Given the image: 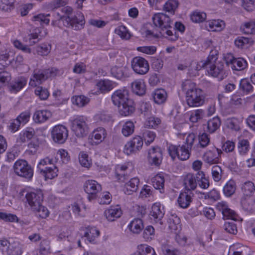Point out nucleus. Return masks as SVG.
I'll list each match as a JSON object with an SVG mask.
<instances>
[{"mask_svg":"<svg viewBox=\"0 0 255 255\" xmlns=\"http://www.w3.org/2000/svg\"><path fill=\"white\" fill-rule=\"evenodd\" d=\"M152 20L154 25L159 28V32L162 36L168 38L172 41H175L178 38V33L174 30L173 31L170 29L172 27L171 26V20L170 18L166 14L163 13H157L154 14Z\"/></svg>","mask_w":255,"mask_h":255,"instance_id":"obj_1","label":"nucleus"},{"mask_svg":"<svg viewBox=\"0 0 255 255\" xmlns=\"http://www.w3.org/2000/svg\"><path fill=\"white\" fill-rule=\"evenodd\" d=\"M195 138L194 134H189L186 138L184 144L181 146L170 144L167 148V150L172 160H174L176 157H178L179 159L182 161L188 159L190 156L189 149H191Z\"/></svg>","mask_w":255,"mask_h":255,"instance_id":"obj_2","label":"nucleus"},{"mask_svg":"<svg viewBox=\"0 0 255 255\" xmlns=\"http://www.w3.org/2000/svg\"><path fill=\"white\" fill-rule=\"evenodd\" d=\"M58 70L53 67L35 70L29 82V85L33 87H36L37 85L41 84L49 78L55 76Z\"/></svg>","mask_w":255,"mask_h":255,"instance_id":"obj_3","label":"nucleus"},{"mask_svg":"<svg viewBox=\"0 0 255 255\" xmlns=\"http://www.w3.org/2000/svg\"><path fill=\"white\" fill-rule=\"evenodd\" d=\"M202 67L207 70L209 75L214 77H218L221 80L227 77L228 75V72L225 70L224 64L222 62L206 63L205 65H202Z\"/></svg>","mask_w":255,"mask_h":255,"instance_id":"obj_4","label":"nucleus"},{"mask_svg":"<svg viewBox=\"0 0 255 255\" xmlns=\"http://www.w3.org/2000/svg\"><path fill=\"white\" fill-rule=\"evenodd\" d=\"M71 129L78 137L87 135L89 130L87 119L83 116L75 118L71 122Z\"/></svg>","mask_w":255,"mask_h":255,"instance_id":"obj_5","label":"nucleus"},{"mask_svg":"<svg viewBox=\"0 0 255 255\" xmlns=\"http://www.w3.org/2000/svg\"><path fill=\"white\" fill-rule=\"evenodd\" d=\"M13 170L17 175L28 180H30L33 175L32 168L25 160H17L14 164Z\"/></svg>","mask_w":255,"mask_h":255,"instance_id":"obj_6","label":"nucleus"},{"mask_svg":"<svg viewBox=\"0 0 255 255\" xmlns=\"http://www.w3.org/2000/svg\"><path fill=\"white\" fill-rule=\"evenodd\" d=\"M59 19L64 21L65 25L71 26L76 30L82 28L85 23L84 16L81 12H78L76 15L72 17L60 16Z\"/></svg>","mask_w":255,"mask_h":255,"instance_id":"obj_7","label":"nucleus"},{"mask_svg":"<svg viewBox=\"0 0 255 255\" xmlns=\"http://www.w3.org/2000/svg\"><path fill=\"white\" fill-rule=\"evenodd\" d=\"M131 68L133 71L139 75H144L149 70L148 61L143 57L136 56L131 61Z\"/></svg>","mask_w":255,"mask_h":255,"instance_id":"obj_8","label":"nucleus"},{"mask_svg":"<svg viewBox=\"0 0 255 255\" xmlns=\"http://www.w3.org/2000/svg\"><path fill=\"white\" fill-rule=\"evenodd\" d=\"M51 134L52 138L55 142L62 144L68 137V131L65 126L58 125L52 128Z\"/></svg>","mask_w":255,"mask_h":255,"instance_id":"obj_9","label":"nucleus"},{"mask_svg":"<svg viewBox=\"0 0 255 255\" xmlns=\"http://www.w3.org/2000/svg\"><path fill=\"white\" fill-rule=\"evenodd\" d=\"M187 105L190 107H197L202 106L205 102L204 92L198 89L186 96Z\"/></svg>","mask_w":255,"mask_h":255,"instance_id":"obj_10","label":"nucleus"},{"mask_svg":"<svg viewBox=\"0 0 255 255\" xmlns=\"http://www.w3.org/2000/svg\"><path fill=\"white\" fill-rule=\"evenodd\" d=\"M84 191L88 194V199L90 201L95 199L98 196L97 194L102 190L100 184L94 180H88L84 185Z\"/></svg>","mask_w":255,"mask_h":255,"instance_id":"obj_11","label":"nucleus"},{"mask_svg":"<svg viewBox=\"0 0 255 255\" xmlns=\"http://www.w3.org/2000/svg\"><path fill=\"white\" fill-rule=\"evenodd\" d=\"M143 139L139 136L134 137L125 145L124 152L127 155L139 151L143 146Z\"/></svg>","mask_w":255,"mask_h":255,"instance_id":"obj_12","label":"nucleus"},{"mask_svg":"<svg viewBox=\"0 0 255 255\" xmlns=\"http://www.w3.org/2000/svg\"><path fill=\"white\" fill-rule=\"evenodd\" d=\"M25 197L32 210L36 209L43 201V194L41 190L28 193Z\"/></svg>","mask_w":255,"mask_h":255,"instance_id":"obj_13","label":"nucleus"},{"mask_svg":"<svg viewBox=\"0 0 255 255\" xmlns=\"http://www.w3.org/2000/svg\"><path fill=\"white\" fill-rule=\"evenodd\" d=\"M217 209L222 212L223 218L224 220L231 219L237 220V214L235 212L230 209L226 203L219 202L217 205Z\"/></svg>","mask_w":255,"mask_h":255,"instance_id":"obj_14","label":"nucleus"},{"mask_svg":"<svg viewBox=\"0 0 255 255\" xmlns=\"http://www.w3.org/2000/svg\"><path fill=\"white\" fill-rule=\"evenodd\" d=\"M111 98L113 104L117 106L129 100L128 98V91L125 89L116 90L112 94Z\"/></svg>","mask_w":255,"mask_h":255,"instance_id":"obj_15","label":"nucleus"},{"mask_svg":"<svg viewBox=\"0 0 255 255\" xmlns=\"http://www.w3.org/2000/svg\"><path fill=\"white\" fill-rule=\"evenodd\" d=\"M162 154L161 148L159 147H153L148 151V159L152 164L159 165L162 161Z\"/></svg>","mask_w":255,"mask_h":255,"instance_id":"obj_16","label":"nucleus"},{"mask_svg":"<svg viewBox=\"0 0 255 255\" xmlns=\"http://www.w3.org/2000/svg\"><path fill=\"white\" fill-rule=\"evenodd\" d=\"M197 173L195 175L192 173L187 174L184 178L183 184L185 190L187 192L194 190L197 185Z\"/></svg>","mask_w":255,"mask_h":255,"instance_id":"obj_17","label":"nucleus"},{"mask_svg":"<svg viewBox=\"0 0 255 255\" xmlns=\"http://www.w3.org/2000/svg\"><path fill=\"white\" fill-rule=\"evenodd\" d=\"M164 215V213L161 209V207L159 204L156 203L152 205L149 214L151 220L162 224L161 219L163 218Z\"/></svg>","mask_w":255,"mask_h":255,"instance_id":"obj_18","label":"nucleus"},{"mask_svg":"<svg viewBox=\"0 0 255 255\" xmlns=\"http://www.w3.org/2000/svg\"><path fill=\"white\" fill-rule=\"evenodd\" d=\"M122 214V210L119 206H111L104 212L105 216L110 222L114 221L116 219L120 218Z\"/></svg>","mask_w":255,"mask_h":255,"instance_id":"obj_19","label":"nucleus"},{"mask_svg":"<svg viewBox=\"0 0 255 255\" xmlns=\"http://www.w3.org/2000/svg\"><path fill=\"white\" fill-rule=\"evenodd\" d=\"M118 107L120 114L124 116H129L134 111L133 102L131 100L118 106Z\"/></svg>","mask_w":255,"mask_h":255,"instance_id":"obj_20","label":"nucleus"},{"mask_svg":"<svg viewBox=\"0 0 255 255\" xmlns=\"http://www.w3.org/2000/svg\"><path fill=\"white\" fill-rule=\"evenodd\" d=\"M131 89L132 92L139 96H142L145 94L146 87L145 83L142 79H137L131 83Z\"/></svg>","mask_w":255,"mask_h":255,"instance_id":"obj_21","label":"nucleus"},{"mask_svg":"<svg viewBox=\"0 0 255 255\" xmlns=\"http://www.w3.org/2000/svg\"><path fill=\"white\" fill-rule=\"evenodd\" d=\"M51 117V113L47 110H38L35 112L33 119L36 123H44Z\"/></svg>","mask_w":255,"mask_h":255,"instance_id":"obj_22","label":"nucleus"},{"mask_svg":"<svg viewBox=\"0 0 255 255\" xmlns=\"http://www.w3.org/2000/svg\"><path fill=\"white\" fill-rule=\"evenodd\" d=\"M216 152V147H213L210 150H207L205 152L203 157V160L210 164L218 163V154H217Z\"/></svg>","mask_w":255,"mask_h":255,"instance_id":"obj_23","label":"nucleus"},{"mask_svg":"<svg viewBox=\"0 0 255 255\" xmlns=\"http://www.w3.org/2000/svg\"><path fill=\"white\" fill-rule=\"evenodd\" d=\"M192 193L188 192H182L180 194L178 198V203L179 206L182 208H187L192 202Z\"/></svg>","mask_w":255,"mask_h":255,"instance_id":"obj_24","label":"nucleus"},{"mask_svg":"<svg viewBox=\"0 0 255 255\" xmlns=\"http://www.w3.org/2000/svg\"><path fill=\"white\" fill-rule=\"evenodd\" d=\"M243 209L248 213H252L255 208V200L253 197H243L241 200Z\"/></svg>","mask_w":255,"mask_h":255,"instance_id":"obj_25","label":"nucleus"},{"mask_svg":"<svg viewBox=\"0 0 255 255\" xmlns=\"http://www.w3.org/2000/svg\"><path fill=\"white\" fill-rule=\"evenodd\" d=\"M139 180L137 177L131 178L126 185V189L124 190L125 194L130 195L133 192H136L138 189Z\"/></svg>","mask_w":255,"mask_h":255,"instance_id":"obj_26","label":"nucleus"},{"mask_svg":"<svg viewBox=\"0 0 255 255\" xmlns=\"http://www.w3.org/2000/svg\"><path fill=\"white\" fill-rule=\"evenodd\" d=\"M96 86L101 93H105L113 89L115 86V83L109 80H103L99 81Z\"/></svg>","mask_w":255,"mask_h":255,"instance_id":"obj_27","label":"nucleus"},{"mask_svg":"<svg viewBox=\"0 0 255 255\" xmlns=\"http://www.w3.org/2000/svg\"><path fill=\"white\" fill-rule=\"evenodd\" d=\"M26 84V80L24 77H20L12 81L9 85L11 92L16 93L20 91Z\"/></svg>","mask_w":255,"mask_h":255,"instance_id":"obj_28","label":"nucleus"},{"mask_svg":"<svg viewBox=\"0 0 255 255\" xmlns=\"http://www.w3.org/2000/svg\"><path fill=\"white\" fill-rule=\"evenodd\" d=\"M244 197H252L255 192V185L251 181L245 182L241 187Z\"/></svg>","mask_w":255,"mask_h":255,"instance_id":"obj_29","label":"nucleus"},{"mask_svg":"<svg viewBox=\"0 0 255 255\" xmlns=\"http://www.w3.org/2000/svg\"><path fill=\"white\" fill-rule=\"evenodd\" d=\"M129 230L134 234H138L143 228V224L141 219H134L128 226Z\"/></svg>","mask_w":255,"mask_h":255,"instance_id":"obj_30","label":"nucleus"},{"mask_svg":"<svg viewBox=\"0 0 255 255\" xmlns=\"http://www.w3.org/2000/svg\"><path fill=\"white\" fill-rule=\"evenodd\" d=\"M198 144L196 147H194L193 150H194L196 152H198L199 151L200 148H205L207 146L210 142V139L208 135L206 133H203L198 136Z\"/></svg>","mask_w":255,"mask_h":255,"instance_id":"obj_31","label":"nucleus"},{"mask_svg":"<svg viewBox=\"0 0 255 255\" xmlns=\"http://www.w3.org/2000/svg\"><path fill=\"white\" fill-rule=\"evenodd\" d=\"M152 97L155 103L161 104L165 102L167 98V93L163 89H156L152 93Z\"/></svg>","mask_w":255,"mask_h":255,"instance_id":"obj_32","label":"nucleus"},{"mask_svg":"<svg viewBox=\"0 0 255 255\" xmlns=\"http://www.w3.org/2000/svg\"><path fill=\"white\" fill-rule=\"evenodd\" d=\"M164 178L163 176L157 174L152 178V185L155 189L158 190L161 193H164Z\"/></svg>","mask_w":255,"mask_h":255,"instance_id":"obj_33","label":"nucleus"},{"mask_svg":"<svg viewBox=\"0 0 255 255\" xmlns=\"http://www.w3.org/2000/svg\"><path fill=\"white\" fill-rule=\"evenodd\" d=\"M107 135V132L105 128L102 127H99L95 129L92 133V137L94 138L97 141L96 144H99L104 140Z\"/></svg>","mask_w":255,"mask_h":255,"instance_id":"obj_34","label":"nucleus"},{"mask_svg":"<svg viewBox=\"0 0 255 255\" xmlns=\"http://www.w3.org/2000/svg\"><path fill=\"white\" fill-rule=\"evenodd\" d=\"M247 248L240 244H234L230 247L229 255H248L246 253Z\"/></svg>","mask_w":255,"mask_h":255,"instance_id":"obj_35","label":"nucleus"},{"mask_svg":"<svg viewBox=\"0 0 255 255\" xmlns=\"http://www.w3.org/2000/svg\"><path fill=\"white\" fill-rule=\"evenodd\" d=\"M198 89L196 84L190 80H186L182 84V90L185 93L186 96Z\"/></svg>","mask_w":255,"mask_h":255,"instance_id":"obj_36","label":"nucleus"},{"mask_svg":"<svg viewBox=\"0 0 255 255\" xmlns=\"http://www.w3.org/2000/svg\"><path fill=\"white\" fill-rule=\"evenodd\" d=\"M236 190V184L233 180L228 181L223 187V192L227 197H231Z\"/></svg>","mask_w":255,"mask_h":255,"instance_id":"obj_37","label":"nucleus"},{"mask_svg":"<svg viewBox=\"0 0 255 255\" xmlns=\"http://www.w3.org/2000/svg\"><path fill=\"white\" fill-rule=\"evenodd\" d=\"M126 67L114 66L111 69L113 76L118 79H121L126 76Z\"/></svg>","mask_w":255,"mask_h":255,"instance_id":"obj_38","label":"nucleus"},{"mask_svg":"<svg viewBox=\"0 0 255 255\" xmlns=\"http://www.w3.org/2000/svg\"><path fill=\"white\" fill-rule=\"evenodd\" d=\"M225 25L224 21L219 19L208 21L206 24L211 31H220L225 27Z\"/></svg>","mask_w":255,"mask_h":255,"instance_id":"obj_39","label":"nucleus"},{"mask_svg":"<svg viewBox=\"0 0 255 255\" xmlns=\"http://www.w3.org/2000/svg\"><path fill=\"white\" fill-rule=\"evenodd\" d=\"M242 32L246 34H255V22L253 21L243 23L240 27Z\"/></svg>","mask_w":255,"mask_h":255,"instance_id":"obj_40","label":"nucleus"},{"mask_svg":"<svg viewBox=\"0 0 255 255\" xmlns=\"http://www.w3.org/2000/svg\"><path fill=\"white\" fill-rule=\"evenodd\" d=\"M100 235V231L95 227H90L88 231L84 234V237L87 238L88 241L90 243H96V238Z\"/></svg>","mask_w":255,"mask_h":255,"instance_id":"obj_41","label":"nucleus"},{"mask_svg":"<svg viewBox=\"0 0 255 255\" xmlns=\"http://www.w3.org/2000/svg\"><path fill=\"white\" fill-rule=\"evenodd\" d=\"M220 125L221 121L218 117L210 119L207 123V131L212 133L220 127Z\"/></svg>","mask_w":255,"mask_h":255,"instance_id":"obj_42","label":"nucleus"},{"mask_svg":"<svg viewBox=\"0 0 255 255\" xmlns=\"http://www.w3.org/2000/svg\"><path fill=\"white\" fill-rule=\"evenodd\" d=\"M58 169L54 165H51V166L46 168V170L42 171L40 173L45 177V179H52L57 176V172Z\"/></svg>","mask_w":255,"mask_h":255,"instance_id":"obj_43","label":"nucleus"},{"mask_svg":"<svg viewBox=\"0 0 255 255\" xmlns=\"http://www.w3.org/2000/svg\"><path fill=\"white\" fill-rule=\"evenodd\" d=\"M23 245L18 241H14L10 244L9 248V255H20L22 254Z\"/></svg>","mask_w":255,"mask_h":255,"instance_id":"obj_44","label":"nucleus"},{"mask_svg":"<svg viewBox=\"0 0 255 255\" xmlns=\"http://www.w3.org/2000/svg\"><path fill=\"white\" fill-rule=\"evenodd\" d=\"M250 148V143L248 139H241L238 143L239 152L241 155L246 154Z\"/></svg>","mask_w":255,"mask_h":255,"instance_id":"obj_45","label":"nucleus"},{"mask_svg":"<svg viewBox=\"0 0 255 255\" xmlns=\"http://www.w3.org/2000/svg\"><path fill=\"white\" fill-rule=\"evenodd\" d=\"M248 66L247 62L244 58L240 57L236 58L232 66L233 70L241 71L245 69Z\"/></svg>","mask_w":255,"mask_h":255,"instance_id":"obj_46","label":"nucleus"},{"mask_svg":"<svg viewBox=\"0 0 255 255\" xmlns=\"http://www.w3.org/2000/svg\"><path fill=\"white\" fill-rule=\"evenodd\" d=\"M161 251L164 255H178L179 252L177 249L167 244L162 245Z\"/></svg>","mask_w":255,"mask_h":255,"instance_id":"obj_47","label":"nucleus"},{"mask_svg":"<svg viewBox=\"0 0 255 255\" xmlns=\"http://www.w3.org/2000/svg\"><path fill=\"white\" fill-rule=\"evenodd\" d=\"M178 5V2L176 0H168L164 5V10L174 14Z\"/></svg>","mask_w":255,"mask_h":255,"instance_id":"obj_48","label":"nucleus"},{"mask_svg":"<svg viewBox=\"0 0 255 255\" xmlns=\"http://www.w3.org/2000/svg\"><path fill=\"white\" fill-rule=\"evenodd\" d=\"M51 46L49 43H43L36 47L37 53L41 56L47 55L51 51Z\"/></svg>","mask_w":255,"mask_h":255,"instance_id":"obj_49","label":"nucleus"},{"mask_svg":"<svg viewBox=\"0 0 255 255\" xmlns=\"http://www.w3.org/2000/svg\"><path fill=\"white\" fill-rule=\"evenodd\" d=\"M234 42L237 47L242 48L248 44L250 45H252L253 43V41L252 39L248 37L240 36L236 38Z\"/></svg>","mask_w":255,"mask_h":255,"instance_id":"obj_50","label":"nucleus"},{"mask_svg":"<svg viewBox=\"0 0 255 255\" xmlns=\"http://www.w3.org/2000/svg\"><path fill=\"white\" fill-rule=\"evenodd\" d=\"M134 126L133 123L131 121H128L123 126L122 132L125 136H128L134 131Z\"/></svg>","mask_w":255,"mask_h":255,"instance_id":"obj_51","label":"nucleus"},{"mask_svg":"<svg viewBox=\"0 0 255 255\" xmlns=\"http://www.w3.org/2000/svg\"><path fill=\"white\" fill-rule=\"evenodd\" d=\"M197 179V182L201 188L206 189L209 186V181L205 177L204 173L203 171H198Z\"/></svg>","mask_w":255,"mask_h":255,"instance_id":"obj_52","label":"nucleus"},{"mask_svg":"<svg viewBox=\"0 0 255 255\" xmlns=\"http://www.w3.org/2000/svg\"><path fill=\"white\" fill-rule=\"evenodd\" d=\"M35 134L33 128H30L27 130L22 131L20 134L19 140L21 142H25L31 139Z\"/></svg>","mask_w":255,"mask_h":255,"instance_id":"obj_53","label":"nucleus"},{"mask_svg":"<svg viewBox=\"0 0 255 255\" xmlns=\"http://www.w3.org/2000/svg\"><path fill=\"white\" fill-rule=\"evenodd\" d=\"M72 100L73 104L80 107L85 106L89 102V99L83 95L74 97Z\"/></svg>","mask_w":255,"mask_h":255,"instance_id":"obj_54","label":"nucleus"},{"mask_svg":"<svg viewBox=\"0 0 255 255\" xmlns=\"http://www.w3.org/2000/svg\"><path fill=\"white\" fill-rule=\"evenodd\" d=\"M14 0H1L0 9L5 12L10 11L14 9Z\"/></svg>","mask_w":255,"mask_h":255,"instance_id":"obj_55","label":"nucleus"},{"mask_svg":"<svg viewBox=\"0 0 255 255\" xmlns=\"http://www.w3.org/2000/svg\"><path fill=\"white\" fill-rule=\"evenodd\" d=\"M240 89L244 93H250L253 91V87L250 82L246 79L241 80L240 82Z\"/></svg>","mask_w":255,"mask_h":255,"instance_id":"obj_56","label":"nucleus"},{"mask_svg":"<svg viewBox=\"0 0 255 255\" xmlns=\"http://www.w3.org/2000/svg\"><path fill=\"white\" fill-rule=\"evenodd\" d=\"M115 33L119 35L122 39L128 40L131 36L130 33L125 26L122 25L115 29Z\"/></svg>","mask_w":255,"mask_h":255,"instance_id":"obj_57","label":"nucleus"},{"mask_svg":"<svg viewBox=\"0 0 255 255\" xmlns=\"http://www.w3.org/2000/svg\"><path fill=\"white\" fill-rule=\"evenodd\" d=\"M51 165H54L53 160L49 157H46L39 161L37 165V168L41 172L46 170V168L51 166Z\"/></svg>","mask_w":255,"mask_h":255,"instance_id":"obj_58","label":"nucleus"},{"mask_svg":"<svg viewBox=\"0 0 255 255\" xmlns=\"http://www.w3.org/2000/svg\"><path fill=\"white\" fill-rule=\"evenodd\" d=\"M154 229L151 226H147L144 229L142 236L146 241H150L154 237Z\"/></svg>","mask_w":255,"mask_h":255,"instance_id":"obj_59","label":"nucleus"},{"mask_svg":"<svg viewBox=\"0 0 255 255\" xmlns=\"http://www.w3.org/2000/svg\"><path fill=\"white\" fill-rule=\"evenodd\" d=\"M35 94L39 97L41 100H46L49 96V93L47 89L40 86L36 88Z\"/></svg>","mask_w":255,"mask_h":255,"instance_id":"obj_60","label":"nucleus"},{"mask_svg":"<svg viewBox=\"0 0 255 255\" xmlns=\"http://www.w3.org/2000/svg\"><path fill=\"white\" fill-rule=\"evenodd\" d=\"M206 18V14L204 12L196 11L191 16L192 21L195 22H202Z\"/></svg>","mask_w":255,"mask_h":255,"instance_id":"obj_61","label":"nucleus"},{"mask_svg":"<svg viewBox=\"0 0 255 255\" xmlns=\"http://www.w3.org/2000/svg\"><path fill=\"white\" fill-rule=\"evenodd\" d=\"M169 228L172 231H176L180 222L179 218L177 216L172 215L168 219Z\"/></svg>","mask_w":255,"mask_h":255,"instance_id":"obj_62","label":"nucleus"},{"mask_svg":"<svg viewBox=\"0 0 255 255\" xmlns=\"http://www.w3.org/2000/svg\"><path fill=\"white\" fill-rule=\"evenodd\" d=\"M155 136V133L152 131L145 129L143 132V137L144 138L145 144L147 145H149L152 142Z\"/></svg>","mask_w":255,"mask_h":255,"instance_id":"obj_63","label":"nucleus"},{"mask_svg":"<svg viewBox=\"0 0 255 255\" xmlns=\"http://www.w3.org/2000/svg\"><path fill=\"white\" fill-rule=\"evenodd\" d=\"M223 229L230 234L235 235L237 233L236 225L233 222H226L223 226Z\"/></svg>","mask_w":255,"mask_h":255,"instance_id":"obj_64","label":"nucleus"}]
</instances>
